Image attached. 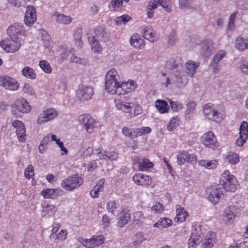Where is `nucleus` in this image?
Listing matches in <instances>:
<instances>
[{"label": "nucleus", "instance_id": "nucleus-1", "mask_svg": "<svg viewBox=\"0 0 248 248\" xmlns=\"http://www.w3.org/2000/svg\"><path fill=\"white\" fill-rule=\"evenodd\" d=\"M121 83L120 76L114 69L108 71L105 77V89L110 94H117V89Z\"/></svg>", "mask_w": 248, "mask_h": 248}, {"label": "nucleus", "instance_id": "nucleus-2", "mask_svg": "<svg viewBox=\"0 0 248 248\" xmlns=\"http://www.w3.org/2000/svg\"><path fill=\"white\" fill-rule=\"evenodd\" d=\"M223 191L234 192L238 186L237 179L228 170H225L222 174L219 185Z\"/></svg>", "mask_w": 248, "mask_h": 248}, {"label": "nucleus", "instance_id": "nucleus-3", "mask_svg": "<svg viewBox=\"0 0 248 248\" xmlns=\"http://www.w3.org/2000/svg\"><path fill=\"white\" fill-rule=\"evenodd\" d=\"M83 183L82 177L77 174L67 177L62 181L61 185L66 190L72 191L78 187Z\"/></svg>", "mask_w": 248, "mask_h": 248}, {"label": "nucleus", "instance_id": "nucleus-4", "mask_svg": "<svg viewBox=\"0 0 248 248\" xmlns=\"http://www.w3.org/2000/svg\"><path fill=\"white\" fill-rule=\"evenodd\" d=\"M203 113L209 119L216 122H220L223 119V115L218 112L211 104H205L203 108Z\"/></svg>", "mask_w": 248, "mask_h": 248}, {"label": "nucleus", "instance_id": "nucleus-5", "mask_svg": "<svg viewBox=\"0 0 248 248\" xmlns=\"http://www.w3.org/2000/svg\"><path fill=\"white\" fill-rule=\"evenodd\" d=\"M0 86L6 90L16 91L19 88V83L15 78L6 75L0 76Z\"/></svg>", "mask_w": 248, "mask_h": 248}, {"label": "nucleus", "instance_id": "nucleus-6", "mask_svg": "<svg viewBox=\"0 0 248 248\" xmlns=\"http://www.w3.org/2000/svg\"><path fill=\"white\" fill-rule=\"evenodd\" d=\"M0 46L7 52L14 53L21 46L19 38L7 39L0 42Z\"/></svg>", "mask_w": 248, "mask_h": 248}, {"label": "nucleus", "instance_id": "nucleus-7", "mask_svg": "<svg viewBox=\"0 0 248 248\" xmlns=\"http://www.w3.org/2000/svg\"><path fill=\"white\" fill-rule=\"evenodd\" d=\"M206 191L208 199L213 204H216L219 201L224 192L222 187L219 185L209 187Z\"/></svg>", "mask_w": 248, "mask_h": 248}, {"label": "nucleus", "instance_id": "nucleus-8", "mask_svg": "<svg viewBox=\"0 0 248 248\" xmlns=\"http://www.w3.org/2000/svg\"><path fill=\"white\" fill-rule=\"evenodd\" d=\"M78 241L87 248H94L103 244L104 238L102 235H93L90 239L79 237Z\"/></svg>", "mask_w": 248, "mask_h": 248}, {"label": "nucleus", "instance_id": "nucleus-9", "mask_svg": "<svg viewBox=\"0 0 248 248\" xmlns=\"http://www.w3.org/2000/svg\"><path fill=\"white\" fill-rule=\"evenodd\" d=\"M93 94L94 90L92 86L83 84L79 85L77 95L81 101H85L91 99Z\"/></svg>", "mask_w": 248, "mask_h": 248}, {"label": "nucleus", "instance_id": "nucleus-10", "mask_svg": "<svg viewBox=\"0 0 248 248\" xmlns=\"http://www.w3.org/2000/svg\"><path fill=\"white\" fill-rule=\"evenodd\" d=\"M58 116V112L53 108L42 111L38 116L37 123L40 125L53 120Z\"/></svg>", "mask_w": 248, "mask_h": 248}, {"label": "nucleus", "instance_id": "nucleus-11", "mask_svg": "<svg viewBox=\"0 0 248 248\" xmlns=\"http://www.w3.org/2000/svg\"><path fill=\"white\" fill-rule=\"evenodd\" d=\"M78 120L80 123L84 124V128L89 133H93L97 128V124L89 115H81L79 116Z\"/></svg>", "mask_w": 248, "mask_h": 248}, {"label": "nucleus", "instance_id": "nucleus-12", "mask_svg": "<svg viewBox=\"0 0 248 248\" xmlns=\"http://www.w3.org/2000/svg\"><path fill=\"white\" fill-rule=\"evenodd\" d=\"M92 36L101 42L106 43L109 40L110 33L104 27L98 26L94 29Z\"/></svg>", "mask_w": 248, "mask_h": 248}, {"label": "nucleus", "instance_id": "nucleus-13", "mask_svg": "<svg viewBox=\"0 0 248 248\" xmlns=\"http://www.w3.org/2000/svg\"><path fill=\"white\" fill-rule=\"evenodd\" d=\"M136 87V83L133 80L121 81V83L117 89V94L121 95L128 93L134 91Z\"/></svg>", "mask_w": 248, "mask_h": 248}, {"label": "nucleus", "instance_id": "nucleus-14", "mask_svg": "<svg viewBox=\"0 0 248 248\" xmlns=\"http://www.w3.org/2000/svg\"><path fill=\"white\" fill-rule=\"evenodd\" d=\"M197 156L194 154H189L186 151L180 152L177 157V162L179 165H182L186 162H189L192 164L197 163Z\"/></svg>", "mask_w": 248, "mask_h": 248}, {"label": "nucleus", "instance_id": "nucleus-15", "mask_svg": "<svg viewBox=\"0 0 248 248\" xmlns=\"http://www.w3.org/2000/svg\"><path fill=\"white\" fill-rule=\"evenodd\" d=\"M31 106L27 100L24 98H20L16 101L14 106L12 107V111L14 112L16 110L18 111L26 113L31 110Z\"/></svg>", "mask_w": 248, "mask_h": 248}, {"label": "nucleus", "instance_id": "nucleus-16", "mask_svg": "<svg viewBox=\"0 0 248 248\" xmlns=\"http://www.w3.org/2000/svg\"><path fill=\"white\" fill-rule=\"evenodd\" d=\"M203 236L201 225L197 222L193 223L190 235L191 240H193L197 243H200L202 240Z\"/></svg>", "mask_w": 248, "mask_h": 248}, {"label": "nucleus", "instance_id": "nucleus-17", "mask_svg": "<svg viewBox=\"0 0 248 248\" xmlns=\"http://www.w3.org/2000/svg\"><path fill=\"white\" fill-rule=\"evenodd\" d=\"M169 0H152L148 3V8L150 10H152L160 5L168 13H170L171 11V6L169 4Z\"/></svg>", "mask_w": 248, "mask_h": 248}, {"label": "nucleus", "instance_id": "nucleus-18", "mask_svg": "<svg viewBox=\"0 0 248 248\" xmlns=\"http://www.w3.org/2000/svg\"><path fill=\"white\" fill-rule=\"evenodd\" d=\"M23 27L22 24L15 23L8 28L7 33L11 38H19V36L24 35Z\"/></svg>", "mask_w": 248, "mask_h": 248}, {"label": "nucleus", "instance_id": "nucleus-19", "mask_svg": "<svg viewBox=\"0 0 248 248\" xmlns=\"http://www.w3.org/2000/svg\"><path fill=\"white\" fill-rule=\"evenodd\" d=\"M133 180L137 185L143 186H147L152 182L151 177L141 173L135 174Z\"/></svg>", "mask_w": 248, "mask_h": 248}, {"label": "nucleus", "instance_id": "nucleus-20", "mask_svg": "<svg viewBox=\"0 0 248 248\" xmlns=\"http://www.w3.org/2000/svg\"><path fill=\"white\" fill-rule=\"evenodd\" d=\"M201 140L204 145L210 147H215L217 141L214 134L211 131L204 134L201 138Z\"/></svg>", "mask_w": 248, "mask_h": 248}, {"label": "nucleus", "instance_id": "nucleus-21", "mask_svg": "<svg viewBox=\"0 0 248 248\" xmlns=\"http://www.w3.org/2000/svg\"><path fill=\"white\" fill-rule=\"evenodd\" d=\"M202 241V248H211L216 243V235L212 232H208Z\"/></svg>", "mask_w": 248, "mask_h": 248}, {"label": "nucleus", "instance_id": "nucleus-22", "mask_svg": "<svg viewBox=\"0 0 248 248\" xmlns=\"http://www.w3.org/2000/svg\"><path fill=\"white\" fill-rule=\"evenodd\" d=\"M142 36L150 42H154L157 40L158 36L155 31L150 27H144L142 31Z\"/></svg>", "mask_w": 248, "mask_h": 248}, {"label": "nucleus", "instance_id": "nucleus-23", "mask_svg": "<svg viewBox=\"0 0 248 248\" xmlns=\"http://www.w3.org/2000/svg\"><path fill=\"white\" fill-rule=\"evenodd\" d=\"M42 216L43 217L48 218L51 216L53 215L56 211L57 208L56 206L49 204V203L45 202L42 204Z\"/></svg>", "mask_w": 248, "mask_h": 248}, {"label": "nucleus", "instance_id": "nucleus-24", "mask_svg": "<svg viewBox=\"0 0 248 248\" xmlns=\"http://www.w3.org/2000/svg\"><path fill=\"white\" fill-rule=\"evenodd\" d=\"M236 216V208L235 206H231L225 208L224 210V219L226 223L230 224Z\"/></svg>", "mask_w": 248, "mask_h": 248}, {"label": "nucleus", "instance_id": "nucleus-25", "mask_svg": "<svg viewBox=\"0 0 248 248\" xmlns=\"http://www.w3.org/2000/svg\"><path fill=\"white\" fill-rule=\"evenodd\" d=\"M97 155L100 159L115 160L118 158V154L115 151L108 152L101 150L97 153Z\"/></svg>", "mask_w": 248, "mask_h": 248}, {"label": "nucleus", "instance_id": "nucleus-26", "mask_svg": "<svg viewBox=\"0 0 248 248\" xmlns=\"http://www.w3.org/2000/svg\"><path fill=\"white\" fill-rule=\"evenodd\" d=\"M88 40L91 46V49L94 53L99 54L102 52V47L99 42L100 40L93 37L92 34L88 35Z\"/></svg>", "mask_w": 248, "mask_h": 248}, {"label": "nucleus", "instance_id": "nucleus-27", "mask_svg": "<svg viewBox=\"0 0 248 248\" xmlns=\"http://www.w3.org/2000/svg\"><path fill=\"white\" fill-rule=\"evenodd\" d=\"M131 45L135 49H141L144 46V41L140 38L139 34L134 33L130 38Z\"/></svg>", "mask_w": 248, "mask_h": 248}, {"label": "nucleus", "instance_id": "nucleus-28", "mask_svg": "<svg viewBox=\"0 0 248 248\" xmlns=\"http://www.w3.org/2000/svg\"><path fill=\"white\" fill-rule=\"evenodd\" d=\"M226 55V52L224 50H220L214 56L210 62V66L214 69L215 72L218 70L217 64L219 61Z\"/></svg>", "mask_w": 248, "mask_h": 248}, {"label": "nucleus", "instance_id": "nucleus-29", "mask_svg": "<svg viewBox=\"0 0 248 248\" xmlns=\"http://www.w3.org/2000/svg\"><path fill=\"white\" fill-rule=\"evenodd\" d=\"M199 66V62H195L191 60L188 61L185 65L186 74L191 78L193 77Z\"/></svg>", "mask_w": 248, "mask_h": 248}, {"label": "nucleus", "instance_id": "nucleus-30", "mask_svg": "<svg viewBox=\"0 0 248 248\" xmlns=\"http://www.w3.org/2000/svg\"><path fill=\"white\" fill-rule=\"evenodd\" d=\"M214 43L211 40H206L202 45L201 53L205 57L209 56L214 50Z\"/></svg>", "mask_w": 248, "mask_h": 248}, {"label": "nucleus", "instance_id": "nucleus-31", "mask_svg": "<svg viewBox=\"0 0 248 248\" xmlns=\"http://www.w3.org/2000/svg\"><path fill=\"white\" fill-rule=\"evenodd\" d=\"M114 102L118 109L126 113L130 112L131 111L132 105L131 103H126L117 99L114 100Z\"/></svg>", "mask_w": 248, "mask_h": 248}, {"label": "nucleus", "instance_id": "nucleus-32", "mask_svg": "<svg viewBox=\"0 0 248 248\" xmlns=\"http://www.w3.org/2000/svg\"><path fill=\"white\" fill-rule=\"evenodd\" d=\"M176 216L175 219L181 222L185 221L186 217L188 216V214L186 212L185 208L182 207L180 205H176Z\"/></svg>", "mask_w": 248, "mask_h": 248}, {"label": "nucleus", "instance_id": "nucleus-33", "mask_svg": "<svg viewBox=\"0 0 248 248\" xmlns=\"http://www.w3.org/2000/svg\"><path fill=\"white\" fill-rule=\"evenodd\" d=\"M138 170L140 171H146L153 166L152 162H150L147 158H140L139 160Z\"/></svg>", "mask_w": 248, "mask_h": 248}, {"label": "nucleus", "instance_id": "nucleus-34", "mask_svg": "<svg viewBox=\"0 0 248 248\" xmlns=\"http://www.w3.org/2000/svg\"><path fill=\"white\" fill-rule=\"evenodd\" d=\"M105 179H101L98 183L94 186L93 189L90 192L91 196L94 198L99 196V192L103 190Z\"/></svg>", "mask_w": 248, "mask_h": 248}, {"label": "nucleus", "instance_id": "nucleus-35", "mask_svg": "<svg viewBox=\"0 0 248 248\" xmlns=\"http://www.w3.org/2000/svg\"><path fill=\"white\" fill-rule=\"evenodd\" d=\"M130 214L128 212H123L121 213L118 218L117 225L120 228L123 227L130 220Z\"/></svg>", "mask_w": 248, "mask_h": 248}, {"label": "nucleus", "instance_id": "nucleus-36", "mask_svg": "<svg viewBox=\"0 0 248 248\" xmlns=\"http://www.w3.org/2000/svg\"><path fill=\"white\" fill-rule=\"evenodd\" d=\"M235 47L240 51L248 49V39H244L241 36L238 37L236 39Z\"/></svg>", "mask_w": 248, "mask_h": 248}, {"label": "nucleus", "instance_id": "nucleus-37", "mask_svg": "<svg viewBox=\"0 0 248 248\" xmlns=\"http://www.w3.org/2000/svg\"><path fill=\"white\" fill-rule=\"evenodd\" d=\"M155 106L160 113L167 112L169 109V106L168 103L164 100H157L155 102Z\"/></svg>", "mask_w": 248, "mask_h": 248}, {"label": "nucleus", "instance_id": "nucleus-38", "mask_svg": "<svg viewBox=\"0 0 248 248\" xmlns=\"http://www.w3.org/2000/svg\"><path fill=\"white\" fill-rule=\"evenodd\" d=\"M58 190L51 188L44 189L41 192V195L45 199H55L58 195Z\"/></svg>", "mask_w": 248, "mask_h": 248}, {"label": "nucleus", "instance_id": "nucleus-39", "mask_svg": "<svg viewBox=\"0 0 248 248\" xmlns=\"http://www.w3.org/2000/svg\"><path fill=\"white\" fill-rule=\"evenodd\" d=\"M174 76L177 79V82L178 84H180V85L178 86L181 87L187 84L188 78L184 72L176 71L174 73Z\"/></svg>", "mask_w": 248, "mask_h": 248}, {"label": "nucleus", "instance_id": "nucleus-40", "mask_svg": "<svg viewBox=\"0 0 248 248\" xmlns=\"http://www.w3.org/2000/svg\"><path fill=\"white\" fill-rule=\"evenodd\" d=\"M38 31L45 46H48L51 41V38L49 33L43 29H39Z\"/></svg>", "mask_w": 248, "mask_h": 248}, {"label": "nucleus", "instance_id": "nucleus-41", "mask_svg": "<svg viewBox=\"0 0 248 248\" xmlns=\"http://www.w3.org/2000/svg\"><path fill=\"white\" fill-rule=\"evenodd\" d=\"M22 75L26 78L34 79L36 78V74L34 70L30 67L26 66L21 71Z\"/></svg>", "mask_w": 248, "mask_h": 248}, {"label": "nucleus", "instance_id": "nucleus-42", "mask_svg": "<svg viewBox=\"0 0 248 248\" xmlns=\"http://www.w3.org/2000/svg\"><path fill=\"white\" fill-rule=\"evenodd\" d=\"M82 34V30L81 28L77 29L74 34L76 44L78 48H81L83 46V42L81 40Z\"/></svg>", "mask_w": 248, "mask_h": 248}, {"label": "nucleus", "instance_id": "nucleus-43", "mask_svg": "<svg viewBox=\"0 0 248 248\" xmlns=\"http://www.w3.org/2000/svg\"><path fill=\"white\" fill-rule=\"evenodd\" d=\"M226 161L231 164H237L239 161V157L238 155L234 153L230 152L225 158Z\"/></svg>", "mask_w": 248, "mask_h": 248}, {"label": "nucleus", "instance_id": "nucleus-44", "mask_svg": "<svg viewBox=\"0 0 248 248\" xmlns=\"http://www.w3.org/2000/svg\"><path fill=\"white\" fill-rule=\"evenodd\" d=\"M39 67L46 74H50L52 72V68L49 62L46 60H41L39 63Z\"/></svg>", "mask_w": 248, "mask_h": 248}, {"label": "nucleus", "instance_id": "nucleus-45", "mask_svg": "<svg viewBox=\"0 0 248 248\" xmlns=\"http://www.w3.org/2000/svg\"><path fill=\"white\" fill-rule=\"evenodd\" d=\"M239 135L243 136L244 138H248V124L243 121L239 128Z\"/></svg>", "mask_w": 248, "mask_h": 248}, {"label": "nucleus", "instance_id": "nucleus-46", "mask_svg": "<svg viewBox=\"0 0 248 248\" xmlns=\"http://www.w3.org/2000/svg\"><path fill=\"white\" fill-rule=\"evenodd\" d=\"M74 49L67 46H62L60 49V55H61L62 60L66 58L70 53L73 54Z\"/></svg>", "mask_w": 248, "mask_h": 248}, {"label": "nucleus", "instance_id": "nucleus-47", "mask_svg": "<svg viewBox=\"0 0 248 248\" xmlns=\"http://www.w3.org/2000/svg\"><path fill=\"white\" fill-rule=\"evenodd\" d=\"M22 91L23 93L28 95L34 96L35 95V92L32 86L29 83H25L23 87Z\"/></svg>", "mask_w": 248, "mask_h": 248}, {"label": "nucleus", "instance_id": "nucleus-48", "mask_svg": "<svg viewBox=\"0 0 248 248\" xmlns=\"http://www.w3.org/2000/svg\"><path fill=\"white\" fill-rule=\"evenodd\" d=\"M171 220L169 218H161L158 222L154 224V226L159 228L160 226H162L164 228H166L170 226L171 224Z\"/></svg>", "mask_w": 248, "mask_h": 248}, {"label": "nucleus", "instance_id": "nucleus-49", "mask_svg": "<svg viewBox=\"0 0 248 248\" xmlns=\"http://www.w3.org/2000/svg\"><path fill=\"white\" fill-rule=\"evenodd\" d=\"M186 106L187 109L185 113L186 117L190 118L189 115L191 113L193 114L194 113L196 104L194 101H190L187 103Z\"/></svg>", "mask_w": 248, "mask_h": 248}, {"label": "nucleus", "instance_id": "nucleus-50", "mask_svg": "<svg viewBox=\"0 0 248 248\" xmlns=\"http://www.w3.org/2000/svg\"><path fill=\"white\" fill-rule=\"evenodd\" d=\"M168 44L170 46H174L176 43L177 41V36H176V31L174 30H172L168 36Z\"/></svg>", "mask_w": 248, "mask_h": 248}, {"label": "nucleus", "instance_id": "nucleus-51", "mask_svg": "<svg viewBox=\"0 0 248 248\" xmlns=\"http://www.w3.org/2000/svg\"><path fill=\"white\" fill-rule=\"evenodd\" d=\"M118 207V204L115 201H109L107 204V209L108 212L114 214Z\"/></svg>", "mask_w": 248, "mask_h": 248}, {"label": "nucleus", "instance_id": "nucleus-52", "mask_svg": "<svg viewBox=\"0 0 248 248\" xmlns=\"http://www.w3.org/2000/svg\"><path fill=\"white\" fill-rule=\"evenodd\" d=\"M168 102H169L171 109L173 111H178L181 109L183 108L181 103L178 101H173L171 99H169Z\"/></svg>", "mask_w": 248, "mask_h": 248}, {"label": "nucleus", "instance_id": "nucleus-53", "mask_svg": "<svg viewBox=\"0 0 248 248\" xmlns=\"http://www.w3.org/2000/svg\"><path fill=\"white\" fill-rule=\"evenodd\" d=\"M179 119L177 117H173L169 122L167 125V129L172 131L178 124Z\"/></svg>", "mask_w": 248, "mask_h": 248}, {"label": "nucleus", "instance_id": "nucleus-54", "mask_svg": "<svg viewBox=\"0 0 248 248\" xmlns=\"http://www.w3.org/2000/svg\"><path fill=\"white\" fill-rule=\"evenodd\" d=\"M122 133L125 137H128L131 139H134V128H130L124 126L122 128Z\"/></svg>", "mask_w": 248, "mask_h": 248}, {"label": "nucleus", "instance_id": "nucleus-55", "mask_svg": "<svg viewBox=\"0 0 248 248\" xmlns=\"http://www.w3.org/2000/svg\"><path fill=\"white\" fill-rule=\"evenodd\" d=\"M25 127L21 128L20 130H16V134L17 136L18 140L20 142H24L26 139V135L25 134Z\"/></svg>", "mask_w": 248, "mask_h": 248}, {"label": "nucleus", "instance_id": "nucleus-56", "mask_svg": "<svg viewBox=\"0 0 248 248\" xmlns=\"http://www.w3.org/2000/svg\"><path fill=\"white\" fill-rule=\"evenodd\" d=\"M24 176L28 179H30L34 176L33 167L31 165H28L25 169Z\"/></svg>", "mask_w": 248, "mask_h": 248}, {"label": "nucleus", "instance_id": "nucleus-57", "mask_svg": "<svg viewBox=\"0 0 248 248\" xmlns=\"http://www.w3.org/2000/svg\"><path fill=\"white\" fill-rule=\"evenodd\" d=\"M130 19L131 16H117L115 18V21L117 25L125 24Z\"/></svg>", "mask_w": 248, "mask_h": 248}, {"label": "nucleus", "instance_id": "nucleus-58", "mask_svg": "<svg viewBox=\"0 0 248 248\" xmlns=\"http://www.w3.org/2000/svg\"><path fill=\"white\" fill-rule=\"evenodd\" d=\"M239 68L245 74L248 75V62L242 60L239 63Z\"/></svg>", "mask_w": 248, "mask_h": 248}, {"label": "nucleus", "instance_id": "nucleus-59", "mask_svg": "<svg viewBox=\"0 0 248 248\" xmlns=\"http://www.w3.org/2000/svg\"><path fill=\"white\" fill-rule=\"evenodd\" d=\"M145 240V238L141 234H138L136 236V238L133 242V245L135 248L139 247L141 244Z\"/></svg>", "mask_w": 248, "mask_h": 248}, {"label": "nucleus", "instance_id": "nucleus-60", "mask_svg": "<svg viewBox=\"0 0 248 248\" xmlns=\"http://www.w3.org/2000/svg\"><path fill=\"white\" fill-rule=\"evenodd\" d=\"M57 22L62 24H69L72 21L71 16H57Z\"/></svg>", "mask_w": 248, "mask_h": 248}, {"label": "nucleus", "instance_id": "nucleus-61", "mask_svg": "<svg viewBox=\"0 0 248 248\" xmlns=\"http://www.w3.org/2000/svg\"><path fill=\"white\" fill-rule=\"evenodd\" d=\"M163 209L164 206L162 203L156 202L152 207L151 210L153 211L154 213H158L163 211Z\"/></svg>", "mask_w": 248, "mask_h": 248}, {"label": "nucleus", "instance_id": "nucleus-62", "mask_svg": "<svg viewBox=\"0 0 248 248\" xmlns=\"http://www.w3.org/2000/svg\"><path fill=\"white\" fill-rule=\"evenodd\" d=\"M132 108H134V113L135 116H137L142 113V110L141 107L136 102H131Z\"/></svg>", "mask_w": 248, "mask_h": 248}, {"label": "nucleus", "instance_id": "nucleus-63", "mask_svg": "<svg viewBox=\"0 0 248 248\" xmlns=\"http://www.w3.org/2000/svg\"><path fill=\"white\" fill-rule=\"evenodd\" d=\"M24 23L28 26H31L36 20V16H24Z\"/></svg>", "mask_w": 248, "mask_h": 248}, {"label": "nucleus", "instance_id": "nucleus-64", "mask_svg": "<svg viewBox=\"0 0 248 248\" xmlns=\"http://www.w3.org/2000/svg\"><path fill=\"white\" fill-rule=\"evenodd\" d=\"M206 168L208 169H213L216 168L217 165V162L216 160L207 161Z\"/></svg>", "mask_w": 248, "mask_h": 248}]
</instances>
